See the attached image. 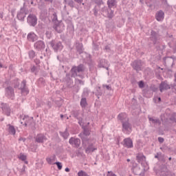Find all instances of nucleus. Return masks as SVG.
<instances>
[{"instance_id":"7","label":"nucleus","mask_w":176,"mask_h":176,"mask_svg":"<svg viewBox=\"0 0 176 176\" xmlns=\"http://www.w3.org/2000/svg\"><path fill=\"white\" fill-rule=\"evenodd\" d=\"M172 87L173 86L168 84V80L162 81L160 85V91L163 93L164 90H170Z\"/></svg>"},{"instance_id":"36","label":"nucleus","mask_w":176,"mask_h":176,"mask_svg":"<svg viewBox=\"0 0 176 176\" xmlns=\"http://www.w3.org/2000/svg\"><path fill=\"white\" fill-rule=\"evenodd\" d=\"M131 164H132V168H131L132 170L136 168L137 167H138V164H137L135 161H131Z\"/></svg>"},{"instance_id":"59","label":"nucleus","mask_w":176,"mask_h":176,"mask_svg":"<svg viewBox=\"0 0 176 176\" xmlns=\"http://www.w3.org/2000/svg\"><path fill=\"white\" fill-rule=\"evenodd\" d=\"M3 65H2V63H1L0 62V68H2Z\"/></svg>"},{"instance_id":"53","label":"nucleus","mask_w":176,"mask_h":176,"mask_svg":"<svg viewBox=\"0 0 176 176\" xmlns=\"http://www.w3.org/2000/svg\"><path fill=\"white\" fill-rule=\"evenodd\" d=\"M38 45H45V43H43V41H38Z\"/></svg>"},{"instance_id":"35","label":"nucleus","mask_w":176,"mask_h":176,"mask_svg":"<svg viewBox=\"0 0 176 176\" xmlns=\"http://www.w3.org/2000/svg\"><path fill=\"white\" fill-rule=\"evenodd\" d=\"M65 2L69 6H70V8H74L75 3L74 2V1L72 0H65Z\"/></svg>"},{"instance_id":"3","label":"nucleus","mask_w":176,"mask_h":176,"mask_svg":"<svg viewBox=\"0 0 176 176\" xmlns=\"http://www.w3.org/2000/svg\"><path fill=\"white\" fill-rule=\"evenodd\" d=\"M144 65V62L141 60H135L131 63V67L136 71V72H140L142 69V66Z\"/></svg>"},{"instance_id":"5","label":"nucleus","mask_w":176,"mask_h":176,"mask_svg":"<svg viewBox=\"0 0 176 176\" xmlns=\"http://www.w3.org/2000/svg\"><path fill=\"white\" fill-rule=\"evenodd\" d=\"M72 116L78 120V124L80 126L83 124V113L79 112V111H74L72 113Z\"/></svg>"},{"instance_id":"1","label":"nucleus","mask_w":176,"mask_h":176,"mask_svg":"<svg viewBox=\"0 0 176 176\" xmlns=\"http://www.w3.org/2000/svg\"><path fill=\"white\" fill-rule=\"evenodd\" d=\"M70 72L72 74V78H76V76H78V74L85 72V65L83 64H80L78 66H73Z\"/></svg>"},{"instance_id":"38","label":"nucleus","mask_w":176,"mask_h":176,"mask_svg":"<svg viewBox=\"0 0 176 176\" xmlns=\"http://www.w3.org/2000/svg\"><path fill=\"white\" fill-rule=\"evenodd\" d=\"M140 89H144V86H145V84L144 83V81L140 80L138 83Z\"/></svg>"},{"instance_id":"40","label":"nucleus","mask_w":176,"mask_h":176,"mask_svg":"<svg viewBox=\"0 0 176 176\" xmlns=\"http://www.w3.org/2000/svg\"><path fill=\"white\" fill-rule=\"evenodd\" d=\"M19 159L21 160H22L23 162H25V160H27V156L23 155V154H21L20 157H19Z\"/></svg>"},{"instance_id":"42","label":"nucleus","mask_w":176,"mask_h":176,"mask_svg":"<svg viewBox=\"0 0 176 176\" xmlns=\"http://www.w3.org/2000/svg\"><path fill=\"white\" fill-rule=\"evenodd\" d=\"M29 57L30 58H34V57H35V52L34 51H30L29 52Z\"/></svg>"},{"instance_id":"48","label":"nucleus","mask_w":176,"mask_h":176,"mask_svg":"<svg viewBox=\"0 0 176 176\" xmlns=\"http://www.w3.org/2000/svg\"><path fill=\"white\" fill-rule=\"evenodd\" d=\"M170 120H171L172 122H175V123H176L175 116H173L170 117Z\"/></svg>"},{"instance_id":"13","label":"nucleus","mask_w":176,"mask_h":176,"mask_svg":"<svg viewBox=\"0 0 176 176\" xmlns=\"http://www.w3.org/2000/svg\"><path fill=\"white\" fill-rule=\"evenodd\" d=\"M136 160L138 163L142 164L146 162V157L144 155V153H139L136 154Z\"/></svg>"},{"instance_id":"39","label":"nucleus","mask_w":176,"mask_h":176,"mask_svg":"<svg viewBox=\"0 0 176 176\" xmlns=\"http://www.w3.org/2000/svg\"><path fill=\"white\" fill-rule=\"evenodd\" d=\"M52 21H57V14L56 12L52 13Z\"/></svg>"},{"instance_id":"33","label":"nucleus","mask_w":176,"mask_h":176,"mask_svg":"<svg viewBox=\"0 0 176 176\" xmlns=\"http://www.w3.org/2000/svg\"><path fill=\"white\" fill-rule=\"evenodd\" d=\"M151 39H152L153 42H156V39H157V34L154 31H151Z\"/></svg>"},{"instance_id":"61","label":"nucleus","mask_w":176,"mask_h":176,"mask_svg":"<svg viewBox=\"0 0 176 176\" xmlns=\"http://www.w3.org/2000/svg\"><path fill=\"white\" fill-rule=\"evenodd\" d=\"M158 101H162V98H158Z\"/></svg>"},{"instance_id":"19","label":"nucleus","mask_w":176,"mask_h":176,"mask_svg":"<svg viewBox=\"0 0 176 176\" xmlns=\"http://www.w3.org/2000/svg\"><path fill=\"white\" fill-rule=\"evenodd\" d=\"M155 19L157 21H163L164 20V12L162 10L157 12Z\"/></svg>"},{"instance_id":"51","label":"nucleus","mask_w":176,"mask_h":176,"mask_svg":"<svg viewBox=\"0 0 176 176\" xmlns=\"http://www.w3.org/2000/svg\"><path fill=\"white\" fill-rule=\"evenodd\" d=\"M105 87L107 90H111V86L109 85H106Z\"/></svg>"},{"instance_id":"37","label":"nucleus","mask_w":176,"mask_h":176,"mask_svg":"<svg viewBox=\"0 0 176 176\" xmlns=\"http://www.w3.org/2000/svg\"><path fill=\"white\" fill-rule=\"evenodd\" d=\"M78 176H89V175H87V173L83 170H80L78 173Z\"/></svg>"},{"instance_id":"54","label":"nucleus","mask_w":176,"mask_h":176,"mask_svg":"<svg viewBox=\"0 0 176 176\" xmlns=\"http://www.w3.org/2000/svg\"><path fill=\"white\" fill-rule=\"evenodd\" d=\"M65 171H66V173H69V168H66Z\"/></svg>"},{"instance_id":"17","label":"nucleus","mask_w":176,"mask_h":176,"mask_svg":"<svg viewBox=\"0 0 176 176\" xmlns=\"http://www.w3.org/2000/svg\"><path fill=\"white\" fill-rule=\"evenodd\" d=\"M166 67H173L174 65V59L171 57H165L163 58Z\"/></svg>"},{"instance_id":"21","label":"nucleus","mask_w":176,"mask_h":176,"mask_svg":"<svg viewBox=\"0 0 176 176\" xmlns=\"http://www.w3.org/2000/svg\"><path fill=\"white\" fill-rule=\"evenodd\" d=\"M38 39V36L35 34L34 32H30L28 34V40L30 41V42H35Z\"/></svg>"},{"instance_id":"10","label":"nucleus","mask_w":176,"mask_h":176,"mask_svg":"<svg viewBox=\"0 0 176 176\" xmlns=\"http://www.w3.org/2000/svg\"><path fill=\"white\" fill-rule=\"evenodd\" d=\"M0 108L2 109L4 115H6V116H10V107L9 105L6 103H1Z\"/></svg>"},{"instance_id":"29","label":"nucleus","mask_w":176,"mask_h":176,"mask_svg":"<svg viewBox=\"0 0 176 176\" xmlns=\"http://www.w3.org/2000/svg\"><path fill=\"white\" fill-rule=\"evenodd\" d=\"M75 86H83L85 85V81L80 80L79 78H76L74 80Z\"/></svg>"},{"instance_id":"8","label":"nucleus","mask_w":176,"mask_h":176,"mask_svg":"<svg viewBox=\"0 0 176 176\" xmlns=\"http://www.w3.org/2000/svg\"><path fill=\"white\" fill-rule=\"evenodd\" d=\"M20 89L23 96H27L30 93V90L27 88V80H23L21 84Z\"/></svg>"},{"instance_id":"34","label":"nucleus","mask_w":176,"mask_h":176,"mask_svg":"<svg viewBox=\"0 0 176 176\" xmlns=\"http://www.w3.org/2000/svg\"><path fill=\"white\" fill-rule=\"evenodd\" d=\"M76 50L78 53H79V54H82V53H83V45H77Z\"/></svg>"},{"instance_id":"41","label":"nucleus","mask_w":176,"mask_h":176,"mask_svg":"<svg viewBox=\"0 0 176 176\" xmlns=\"http://www.w3.org/2000/svg\"><path fill=\"white\" fill-rule=\"evenodd\" d=\"M170 47L173 53L176 52V45H170Z\"/></svg>"},{"instance_id":"18","label":"nucleus","mask_w":176,"mask_h":176,"mask_svg":"<svg viewBox=\"0 0 176 176\" xmlns=\"http://www.w3.org/2000/svg\"><path fill=\"white\" fill-rule=\"evenodd\" d=\"M99 67L105 68L108 71V69H109V63H108V60H106L105 59L100 60L99 63Z\"/></svg>"},{"instance_id":"57","label":"nucleus","mask_w":176,"mask_h":176,"mask_svg":"<svg viewBox=\"0 0 176 176\" xmlns=\"http://www.w3.org/2000/svg\"><path fill=\"white\" fill-rule=\"evenodd\" d=\"M97 13H98V11L96 10H95L94 14H97Z\"/></svg>"},{"instance_id":"20","label":"nucleus","mask_w":176,"mask_h":176,"mask_svg":"<svg viewBox=\"0 0 176 176\" xmlns=\"http://www.w3.org/2000/svg\"><path fill=\"white\" fill-rule=\"evenodd\" d=\"M118 118L122 123H123V122L129 121V118L127 117V114H126V113H120L118 116Z\"/></svg>"},{"instance_id":"50","label":"nucleus","mask_w":176,"mask_h":176,"mask_svg":"<svg viewBox=\"0 0 176 176\" xmlns=\"http://www.w3.org/2000/svg\"><path fill=\"white\" fill-rule=\"evenodd\" d=\"M77 3H82L83 2V0H74Z\"/></svg>"},{"instance_id":"26","label":"nucleus","mask_w":176,"mask_h":176,"mask_svg":"<svg viewBox=\"0 0 176 176\" xmlns=\"http://www.w3.org/2000/svg\"><path fill=\"white\" fill-rule=\"evenodd\" d=\"M148 120L152 122L153 124H157L158 126L162 124V122H160V120L159 119H154L153 118L148 117Z\"/></svg>"},{"instance_id":"6","label":"nucleus","mask_w":176,"mask_h":176,"mask_svg":"<svg viewBox=\"0 0 176 176\" xmlns=\"http://www.w3.org/2000/svg\"><path fill=\"white\" fill-rule=\"evenodd\" d=\"M89 135H90V131L89 129H85L83 132L80 133L78 135V137H80V138H81L82 142L85 143V142H87L89 141V138H87V137H89Z\"/></svg>"},{"instance_id":"46","label":"nucleus","mask_w":176,"mask_h":176,"mask_svg":"<svg viewBox=\"0 0 176 176\" xmlns=\"http://www.w3.org/2000/svg\"><path fill=\"white\" fill-rule=\"evenodd\" d=\"M107 176H116V175L112 171H108Z\"/></svg>"},{"instance_id":"16","label":"nucleus","mask_w":176,"mask_h":176,"mask_svg":"<svg viewBox=\"0 0 176 176\" xmlns=\"http://www.w3.org/2000/svg\"><path fill=\"white\" fill-rule=\"evenodd\" d=\"M36 142H38V144H43V142H45L47 138L44 134L39 133L36 136Z\"/></svg>"},{"instance_id":"49","label":"nucleus","mask_w":176,"mask_h":176,"mask_svg":"<svg viewBox=\"0 0 176 176\" xmlns=\"http://www.w3.org/2000/svg\"><path fill=\"white\" fill-rule=\"evenodd\" d=\"M36 69V67L35 66H33V67L31 68V72H35Z\"/></svg>"},{"instance_id":"45","label":"nucleus","mask_w":176,"mask_h":176,"mask_svg":"<svg viewBox=\"0 0 176 176\" xmlns=\"http://www.w3.org/2000/svg\"><path fill=\"white\" fill-rule=\"evenodd\" d=\"M96 3H97L98 5H103L104 1H102V0H96Z\"/></svg>"},{"instance_id":"15","label":"nucleus","mask_w":176,"mask_h":176,"mask_svg":"<svg viewBox=\"0 0 176 176\" xmlns=\"http://www.w3.org/2000/svg\"><path fill=\"white\" fill-rule=\"evenodd\" d=\"M124 148H127L128 149H130L133 148V140L130 138H126L124 140Z\"/></svg>"},{"instance_id":"2","label":"nucleus","mask_w":176,"mask_h":176,"mask_svg":"<svg viewBox=\"0 0 176 176\" xmlns=\"http://www.w3.org/2000/svg\"><path fill=\"white\" fill-rule=\"evenodd\" d=\"M23 120L24 121H21V124H23V126H34L35 125V122L34 121V118L32 117H29L28 116H25L24 118H23Z\"/></svg>"},{"instance_id":"24","label":"nucleus","mask_w":176,"mask_h":176,"mask_svg":"<svg viewBox=\"0 0 176 176\" xmlns=\"http://www.w3.org/2000/svg\"><path fill=\"white\" fill-rule=\"evenodd\" d=\"M94 151H97V148L93 146V144H89L88 147L85 149L86 153H91V152H94Z\"/></svg>"},{"instance_id":"56","label":"nucleus","mask_w":176,"mask_h":176,"mask_svg":"<svg viewBox=\"0 0 176 176\" xmlns=\"http://www.w3.org/2000/svg\"><path fill=\"white\" fill-rule=\"evenodd\" d=\"M155 159H158L159 158V155H155Z\"/></svg>"},{"instance_id":"63","label":"nucleus","mask_w":176,"mask_h":176,"mask_svg":"<svg viewBox=\"0 0 176 176\" xmlns=\"http://www.w3.org/2000/svg\"><path fill=\"white\" fill-rule=\"evenodd\" d=\"M126 162H130V159H127V160H126Z\"/></svg>"},{"instance_id":"27","label":"nucleus","mask_w":176,"mask_h":176,"mask_svg":"<svg viewBox=\"0 0 176 176\" xmlns=\"http://www.w3.org/2000/svg\"><path fill=\"white\" fill-rule=\"evenodd\" d=\"M54 28L56 32H58L59 34L63 32V30H64V28H63V25L61 24L56 25Z\"/></svg>"},{"instance_id":"30","label":"nucleus","mask_w":176,"mask_h":176,"mask_svg":"<svg viewBox=\"0 0 176 176\" xmlns=\"http://www.w3.org/2000/svg\"><path fill=\"white\" fill-rule=\"evenodd\" d=\"M52 47L54 49V52H58L63 49V45H52Z\"/></svg>"},{"instance_id":"44","label":"nucleus","mask_w":176,"mask_h":176,"mask_svg":"<svg viewBox=\"0 0 176 176\" xmlns=\"http://www.w3.org/2000/svg\"><path fill=\"white\" fill-rule=\"evenodd\" d=\"M54 164H56L58 170H61V168H63V165H61L60 162H55Z\"/></svg>"},{"instance_id":"28","label":"nucleus","mask_w":176,"mask_h":176,"mask_svg":"<svg viewBox=\"0 0 176 176\" xmlns=\"http://www.w3.org/2000/svg\"><path fill=\"white\" fill-rule=\"evenodd\" d=\"M60 135H61V137H63V138H64V140H67V138L69 137V133H68V131L67 129H65L64 132H60Z\"/></svg>"},{"instance_id":"23","label":"nucleus","mask_w":176,"mask_h":176,"mask_svg":"<svg viewBox=\"0 0 176 176\" xmlns=\"http://www.w3.org/2000/svg\"><path fill=\"white\" fill-rule=\"evenodd\" d=\"M116 0H108L107 1V6L109 9H112V8H116Z\"/></svg>"},{"instance_id":"52","label":"nucleus","mask_w":176,"mask_h":176,"mask_svg":"<svg viewBox=\"0 0 176 176\" xmlns=\"http://www.w3.org/2000/svg\"><path fill=\"white\" fill-rule=\"evenodd\" d=\"M105 50H106L107 52H109L110 49H109V47L108 45H107V46L105 47Z\"/></svg>"},{"instance_id":"31","label":"nucleus","mask_w":176,"mask_h":176,"mask_svg":"<svg viewBox=\"0 0 176 176\" xmlns=\"http://www.w3.org/2000/svg\"><path fill=\"white\" fill-rule=\"evenodd\" d=\"M80 106L82 108H85L87 106V100L85 98H82L80 100Z\"/></svg>"},{"instance_id":"55","label":"nucleus","mask_w":176,"mask_h":176,"mask_svg":"<svg viewBox=\"0 0 176 176\" xmlns=\"http://www.w3.org/2000/svg\"><path fill=\"white\" fill-rule=\"evenodd\" d=\"M1 19H3V14H2V13H0V20Z\"/></svg>"},{"instance_id":"60","label":"nucleus","mask_w":176,"mask_h":176,"mask_svg":"<svg viewBox=\"0 0 176 176\" xmlns=\"http://www.w3.org/2000/svg\"><path fill=\"white\" fill-rule=\"evenodd\" d=\"M31 5H34V1H31Z\"/></svg>"},{"instance_id":"47","label":"nucleus","mask_w":176,"mask_h":176,"mask_svg":"<svg viewBox=\"0 0 176 176\" xmlns=\"http://www.w3.org/2000/svg\"><path fill=\"white\" fill-rule=\"evenodd\" d=\"M158 141H159V142H160V144H163V142H164V138H163L162 137H159Z\"/></svg>"},{"instance_id":"14","label":"nucleus","mask_w":176,"mask_h":176,"mask_svg":"<svg viewBox=\"0 0 176 176\" xmlns=\"http://www.w3.org/2000/svg\"><path fill=\"white\" fill-rule=\"evenodd\" d=\"M133 129V126H131V124L128 121H125L122 122V131H131Z\"/></svg>"},{"instance_id":"12","label":"nucleus","mask_w":176,"mask_h":176,"mask_svg":"<svg viewBox=\"0 0 176 176\" xmlns=\"http://www.w3.org/2000/svg\"><path fill=\"white\" fill-rule=\"evenodd\" d=\"M6 96L8 98L13 99V97H14V89L13 87L9 86L6 88Z\"/></svg>"},{"instance_id":"58","label":"nucleus","mask_w":176,"mask_h":176,"mask_svg":"<svg viewBox=\"0 0 176 176\" xmlns=\"http://www.w3.org/2000/svg\"><path fill=\"white\" fill-rule=\"evenodd\" d=\"M60 118H61V119H63V118H64V115L61 114Z\"/></svg>"},{"instance_id":"62","label":"nucleus","mask_w":176,"mask_h":176,"mask_svg":"<svg viewBox=\"0 0 176 176\" xmlns=\"http://www.w3.org/2000/svg\"><path fill=\"white\" fill-rule=\"evenodd\" d=\"M170 176H175V174H170Z\"/></svg>"},{"instance_id":"11","label":"nucleus","mask_w":176,"mask_h":176,"mask_svg":"<svg viewBox=\"0 0 176 176\" xmlns=\"http://www.w3.org/2000/svg\"><path fill=\"white\" fill-rule=\"evenodd\" d=\"M69 143L70 145L74 146V148H79V146H80V139L71 138L69 140Z\"/></svg>"},{"instance_id":"25","label":"nucleus","mask_w":176,"mask_h":176,"mask_svg":"<svg viewBox=\"0 0 176 176\" xmlns=\"http://www.w3.org/2000/svg\"><path fill=\"white\" fill-rule=\"evenodd\" d=\"M8 133L12 134V135H16V129L12 126L10 124H8Z\"/></svg>"},{"instance_id":"32","label":"nucleus","mask_w":176,"mask_h":176,"mask_svg":"<svg viewBox=\"0 0 176 176\" xmlns=\"http://www.w3.org/2000/svg\"><path fill=\"white\" fill-rule=\"evenodd\" d=\"M135 175H141V168L140 167H136V168L132 170Z\"/></svg>"},{"instance_id":"43","label":"nucleus","mask_w":176,"mask_h":176,"mask_svg":"<svg viewBox=\"0 0 176 176\" xmlns=\"http://www.w3.org/2000/svg\"><path fill=\"white\" fill-rule=\"evenodd\" d=\"M46 160H47L48 164H54V163H53V159H52L50 157H47V158H46Z\"/></svg>"},{"instance_id":"22","label":"nucleus","mask_w":176,"mask_h":176,"mask_svg":"<svg viewBox=\"0 0 176 176\" xmlns=\"http://www.w3.org/2000/svg\"><path fill=\"white\" fill-rule=\"evenodd\" d=\"M17 18L19 20H24L25 18V8H21L20 12L17 14Z\"/></svg>"},{"instance_id":"9","label":"nucleus","mask_w":176,"mask_h":176,"mask_svg":"<svg viewBox=\"0 0 176 176\" xmlns=\"http://www.w3.org/2000/svg\"><path fill=\"white\" fill-rule=\"evenodd\" d=\"M28 23L30 25H32V27H35L36 25V23H38V19L34 14H30L28 16Z\"/></svg>"},{"instance_id":"64","label":"nucleus","mask_w":176,"mask_h":176,"mask_svg":"<svg viewBox=\"0 0 176 176\" xmlns=\"http://www.w3.org/2000/svg\"><path fill=\"white\" fill-rule=\"evenodd\" d=\"M171 159H172L171 157H170L168 158V160H171Z\"/></svg>"},{"instance_id":"4","label":"nucleus","mask_w":176,"mask_h":176,"mask_svg":"<svg viewBox=\"0 0 176 176\" xmlns=\"http://www.w3.org/2000/svg\"><path fill=\"white\" fill-rule=\"evenodd\" d=\"M100 12L104 17H108L109 19H112L114 16L113 13L114 11L112 10L111 8L108 10L107 7H103L101 10Z\"/></svg>"}]
</instances>
